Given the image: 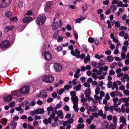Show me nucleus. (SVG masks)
I'll use <instances>...</instances> for the list:
<instances>
[{
	"label": "nucleus",
	"mask_w": 129,
	"mask_h": 129,
	"mask_svg": "<svg viewBox=\"0 0 129 129\" xmlns=\"http://www.w3.org/2000/svg\"><path fill=\"white\" fill-rule=\"evenodd\" d=\"M127 29V28L125 26H121L119 28L120 30H126Z\"/></svg>",
	"instance_id": "nucleus-59"
},
{
	"label": "nucleus",
	"mask_w": 129,
	"mask_h": 129,
	"mask_svg": "<svg viewBox=\"0 0 129 129\" xmlns=\"http://www.w3.org/2000/svg\"><path fill=\"white\" fill-rule=\"evenodd\" d=\"M46 19V17L44 15H39L36 20L37 24L38 25L43 24L44 23Z\"/></svg>",
	"instance_id": "nucleus-3"
},
{
	"label": "nucleus",
	"mask_w": 129,
	"mask_h": 129,
	"mask_svg": "<svg viewBox=\"0 0 129 129\" xmlns=\"http://www.w3.org/2000/svg\"><path fill=\"white\" fill-rule=\"evenodd\" d=\"M110 95L112 97L114 98L116 96V92L115 91L112 92H111Z\"/></svg>",
	"instance_id": "nucleus-44"
},
{
	"label": "nucleus",
	"mask_w": 129,
	"mask_h": 129,
	"mask_svg": "<svg viewBox=\"0 0 129 129\" xmlns=\"http://www.w3.org/2000/svg\"><path fill=\"white\" fill-rule=\"evenodd\" d=\"M115 73L113 70H111L109 71V74L110 75H113L115 74Z\"/></svg>",
	"instance_id": "nucleus-48"
},
{
	"label": "nucleus",
	"mask_w": 129,
	"mask_h": 129,
	"mask_svg": "<svg viewBox=\"0 0 129 129\" xmlns=\"http://www.w3.org/2000/svg\"><path fill=\"white\" fill-rule=\"evenodd\" d=\"M10 125H11L12 129H14L16 127L17 125V123L16 122H14V121H12Z\"/></svg>",
	"instance_id": "nucleus-17"
},
{
	"label": "nucleus",
	"mask_w": 129,
	"mask_h": 129,
	"mask_svg": "<svg viewBox=\"0 0 129 129\" xmlns=\"http://www.w3.org/2000/svg\"><path fill=\"white\" fill-rule=\"evenodd\" d=\"M36 101L35 100H33L32 102L30 103L29 105L30 106H34L36 104Z\"/></svg>",
	"instance_id": "nucleus-50"
},
{
	"label": "nucleus",
	"mask_w": 129,
	"mask_h": 129,
	"mask_svg": "<svg viewBox=\"0 0 129 129\" xmlns=\"http://www.w3.org/2000/svg\"><path fill=\"white\" fill-rule=\"evenodd\" d=\"M108 67L106 66L104 68L102 67V68H100V70H104L105 71H106L108 70Z\"/></svg>",
	"instance_id": "nucleus-41"
},
{
	"label": "nucleus",
	"mask_w": 129,
	"mask_h": 129,
	"mask_svg": "<svg viewBox=\"0 0 129 129\" xmlns=\"http://www.w3.org/2000/svg\"><path fill=\"white\" fill-rule=\"evenodd\" d=\"M30 115L32 117L34 116L35 115L37 114V112L36 111V110H35L34 111H31L30 112Z\"/></svg>",
	"instance_id": "nucleus-31"
},
{
	"label": "nucleus",
	"mask_w": 129,
	"mask_h": 129,
	"mask_svg": "<svg viewBox=\"0 0 129 129\" xmlns=\"http://www.w3.org/2000/svg\"><path fill=\"white\" fill-rule=\"evenodd\" d=\"M52 6L53 7L52 9L53 10H54L55 7L54 2L53 1H49L47 2L44 9L45 11L47 12H48L50 11H51L50 8Z\"/></svg>",
	"instance_id": "nucleus-2"
},
{
	"label": "nucleus",
	"mask_w": 129,
	"mask_h": 129,
	"mask_svg": "<svg viewBox=\"0 0 129 129\" xmlns=\"http://www.w3.org/2000/svg\"><path fill=\"white\" fill-rule=\"evenodd\" d=\"M20 90H18L14 91H13L11 92V94L15 95L18 96L20 94Z\"/></svg>",
	"instance_id": "nucleus-19"
},
{
	"label": "nucleus",
	"mask_w": 129,
	"mask_h": 129,
	"mask_svg": "<svg viewBox=\"0 0 129 129\" xmlns=\"http://www.w3.org/2000/svg\"><path fill=\"white\" fill-rule=\"evenodd\" d=\"M44 53V56H51V54L49 51H45Z\"/></svg>",
	"instance_id": "nucleus-24"
},
{
	"label": "nucleus",
	"mask_w": 129,
	"mask_h": 129,
	"mask_svg": "<svg viewBox=\"0 0 129 129\" xmlns=\"http://www.w3.org/2000/svg\"><path fill=\"white\" fill-rule=\"evenodd\" d=\"M36 111L37 112V114H43L44 112V110L43 108L37 109L36 110Z\"/></svg>",
	"instance_id": "nucleus-16"
},
{
	"label": "nucleus",
	"mask_w": 129,
	"mask_h": 129,
	"mask_svg": "<svg viewBox=\"0 0 129 129\" xmlns=\"http://www.w3.org/2000/svg\"><path fill=\"white\" fill-rule=\"evenodd\" d=\"M47 111H52L53 110V108L52 106H50L48 107L47 109Z\"/></svg>",
	"instance_id": "nucleus-49"
},
{
	"label": "nucleus",
	"mask_w": 129,
	"mask_h": 129,
	"mask_svg": "<svg viewBox=\"0 0 129 129\" xmlns=\"http://www.w3.org/2000/svg\"><path fill=\"white\" fill-rule=\"evenodd\" d=\"M84 86L87 87L89 88L90 86V84L88 83V82H85L84 83Z\"/></svg>",
	"instance_id": "nucleus-54"
},
{
	"label": "nucleus",
	"mask_w": 129,
	"mask_h": 129,
	"mask_svg": "<svg viewBox=\"0 0 129 129\" xmlns=\"http://www.w3.org/2000/svg\"><path fill=\"white\" fill-rule=\"evenodd\" d=\"M62 106V103L60 101L59 102V103H57L56 105V107L57 108H61Z\"/></svg>",
	"instance_id": "nucleus-61"
},
{
	"label": "nucleus",
	"mask_w": 129,
	"mask_h": 129,
	"mask_svg": "<svg viewBox=\"0 0 129 129\" xmlns=\"http://www.w3.org/2000/svg\"><path fill=\"white\" fill-rule=\"evenodd\" d=\"M29 87L28 86H24L20 90V92L21 94H26L29 93Z\"/></svg>",
	"instance_id": "nucleus-6"
},
{
	"label": "nucleus",
	"mask_w": 129,
	"mask_h": 129,
	"mask_svg": "<svg viewBox=\"0 0 129 129\" xmlns=\"http://www.w3.org/2000/svg\"><path fill=\"white\" fill-rule=\"evenodd\" d=\"M93 119V118L92 116H90V118H88L86 119V121L88 124H90L92 122V120Z\"/></svg>",
	"instance_id": "nucleus-27"
},
{
	"label": "nucleus",
	"mask_w": 129,
	"mask_h": 129,
	"mask_svg": "<svg viewBox=\"0 0 129 129\" xmlns=\"http://www.w3.org/2000/svg\"><path fill=\"white\" fill-rule=\"evenodd\" d=\"M129 69V68L128 67H123L122 69V70L123 71L125 72L127 71L128 69Z\"/></svg>",
	"instance_id": "nucleus-53"
},
{
	"label": "nucleus",
	"mask_w": 129,
	"mask_h": 129,
	"mask_svg": "<svg viewBox=\"0 0 129 129\" xmlns=\"http://www.w3.org/2000/svg\"><path fill=\"white\" fill-rule=\"evenodd\" d=\"M52 29L55 30L57 29L59 26V23L58 21L54 22L52 25Z\"/></svg>",
	"instance_id": "nucleus-15"
},
{
	"label": "nucleus",
	"mask_w": 129,
	"mask_h": 129,
	"mask_svg": "<svg viewBox=\"0 0 129 129\" xmlns=\"http://www.w3.org/2000/svg\"><path fill=\"white\" fill-rule=\"evenodd\" d=\"M76 93L74 91L70 92V94L71 96V99L72 102L75 101H79L78 97L76 95Z\"/></svg>",
	"instance_id": "nucleus-8"
},
{
	"label": "nucleus",
	"mask_w": 129,
	"mask_h": 129,
	"mask_svg": "<svg viewBox=\"0 0 129 129\" xmlns=\"http://www.w3.org/2000/svg\"><path fill=\"white\" fill-rule=\"evenodd\" d=\"M84 94L86 96L88 95H90L91 94V90L90 89H86L84 92Z\"/></svg>",
	"instance_id": "nucleus-23"
},
{
	"label": "nucleus",
	"mask_w": 129,
	"mask_h": 129,
	"mask_svg": "<svg viewBox=\"0 0 129 129\" xmlns=\"http://www.w3.org/2000/svg\"><path fill=\"white\" fill-rule=\"evenodd\" d=\"M65 27L68 30H72V28L71 26L69 24H68L67 25H66Z\"/></svg>",
	"instance_id": "nucleus-46"
},
{
	"label": "nucleus",
	"mask_w": 129,
	"mask_h": 129,
	"mask_svg": "<svg viewBox=\"0 0 129 129\" xmlns=\"http://www.w3.org/2000/svg\"><path fill=\"white\" fill-rule=\"evenodd\" d=\"M72 54L74 56H79L80 51L77 49L75 50V52L74 50H71V52Z\"/></svg>",
	"instance_id": "nucleus-10"
},
{
	"label": "nucleus",
	"mask_w": 129,
	"mask_h": 129,
	"mask_svg": "<svg viewBox=\"0 0 129 129\" xmlns=\"http://www.w3.org/2000/svg\"><path fill=\"white\" fill-rule=\"evenodd\" d=\"M51 120L52 119L50 118H49L48 119L45 118L43 120V122L45 124L47 125L51 123Z\"/></svg>",
	"instance_id": "nucleus-14"
},
{
	"label": "nucleus",
	"mask_w": 129,
	"mask_h": 129,
	"mask_svg": "<svg viewBox=\"0 0 129 129\" xmlns=\"http://www.w3.org/2000/svg\"><path fill=\"white\" fill-rule=\"evenodd\" d=\"M10 41L12 42H14L15 40V37L13 36H10Z\"/></svg>",
	"instance_id": "nucleus-62"
},
{
	"label": "nucleus",
	"mask_w": 129,
	"mask_h": 129,
	"mask_svg": "<svg viewBox=\"0 0 129 129\" xmlns=\"http://www.w3.org/2000/svg\"><path fill=\"white\" fill-rule=\"evenodd\" d=\"M32 18L29 17H25L22 19L23 22L24 23H29L31 21Z\"/></svg>",
	"instance_id": "nucleus-13"
},
{
	"label": "nucleus",
	"mask_w": 129,
	"mask_h": 129,
	"mask_svg": "<svg viewBox=\"0 0 129 129\" xmlns=\"http://www.w3.org/2000/svg\"><path fill=\"white\" fill-rule=\"evenodd\" d=\"M11 2V0H0V7L4 8L8 7Z\"/></svg>",
	"instance_id": "nucleus-4"
},
{
	"label": "nucleus",
	"mask_w": 129,
	"mask_h": 129,
	"mask_svg": "<svg viewBox=\"0 0 129 129\" xmlns=\"http://www.w3.org/2000/svg\"><path fill=\"white\" fill-rule=\"evenodd\" d=\"M109 111L110 112H112V111L114 110L115 108H114V106H110L109 107Z\"/></svg>",
	"instance_id": "nucleus-58"
},
{
	"label": "nucleus",
	"mask_w": 129,
	"mask_h": 129,
	"mask_svg": "<svg viewBox=\"0 0 129 129\" xmlns=\"http://www.w3.org/2000/svg\"><path fill=\"white\" fill-rule=\"evenodd\" d=\"M125 58L128 59H126L125 61V63L127 65L129 64V57H125Z\"/></svg>",
	"instance_id": "nucleus-63"
},
{
	"label": "nucleus",
	"mask_w": 129,
	"mask_h": 129,
	"mask_svg": "<svg viewBox=\"0 0 129 129\" xmlns=\"http://www.w3.org/2000/svg\"><path fill=\"white\" fill-rule=\"evenodd\" d=\"M42 80L46 83H50L54 81V77L50 75H43L42 77Z\"/></svg>",
	"instance_id": "nucleus-1"
},
{
	"label": "nucleus",
	"mask_w": 129,
	"mask_h": 129,
	"mask_svg": "<svg viewBox=\"0 0 129 129\" xmlns=\"http://www.w3.org/2000/svg\"><path fill=\"white\" fill-rule=\"evenodd\" d=\"M85 126V125L84 124H79L77 127V128L78 129H80L81 128H83Z\"/></svg>",
	"instance_id": "nucleus-28"
},
{
	"label": "nucleus",
	"mask_w": 129,
	"mask_h": 129,
	"mask_svg": "<svg viewBox=\"0 0 129 129\" xmlns=\"http://www.w3.org/2000/svg\"><path fill=\"white\" fill-rule=\"evenodd\" d=\"M57 114L58 116L60 117L61 119H62L63 118V113L62 111L60 110H59L56 113Z\"/></svg>",
	"instance_id": "nucleus-21"
},
{
	"label": "nucleus",
	"mask_w": 129,
	"mask_h": 129,
	"mask_svg": "<svg viewBox=\"0 0 129 129\" xmlns=\"http://www.w3.org/2000/svg\"><path fill=\"white\" fill-rule=\"evenodd\" d=\"M63 38L59 36L57 39V41L58 42H62L63 41Z\"/></svg>",
	"instance_id": "nucleus-55"
},
{
	"label": "nucleus",
	"mask_w": 129,
	"mask_h": 129,
	"mask_svg": "<svg viewBox=\"0 0 129 129\" xmlns=\"http://www.w3.org/2000/svg\"><path fill=\"white\" fill-rule=\"evenodd\" d=\"M90 57H86L84 59V62L85 63H86L88 62L90 60Z\"/></svg>",
	"instance_id": "nucleus-42"
},
{
	"label": "nucleus",
	"mask_w": 129,
	"mask_h": 129,
	"mask_svg": "<svg viewBox=\"0 0 129 129\" xmlns=\"http://www.w3.org/2000/svg\"><path fill=\"white\" fill-rule=\"evenodd\" d=\"M78 101H75L73 102L74 106H73V108L75 112H78L79 111V109L78 106Z\"/></svg>",
	"instance_id": "nucleus-11"
},
{
	"label": "nucleus",
	"mask_w": 129,
	"mask_h": 129,
	"mask_svg": "<svg viewBox=\"0 0 129 129\" xmlns=\"http://www.w3.org/2000/svg\"><path fill=\"white\" fill-rule=\"evenodd\" d=\"M116 128L115 125L112 124H111L110 126V129H115Z\"/></svg>",
	"instance_id": "nucleus-60"
},
{
	"label": "nucleus",
	"mask_w": 129,
	"mask_h": 129,
	"mask_svg": "<svg viewBox=\"0 0 129 129\" xmlns=\"http://www.w3.org/2000/svg\"><path fill=\"white\" fill-rule=\"evenodd\" d=\"M13 97L11 95H8L4 97V100L5 102H9L11 101Z\"/></svg>",
	"instance_id": "nucleus-9"
},
{
	"label": "nucleus",
	"mask_w": 129,
	"mask_h": 129,
	"mask_svg": "<svg viewBox=\"0 0 129 129\" xmlns=\"http://www.w3.org/2000/svg\"><path fill=\"white\" fill-rule=\"evenodd\" d=\"M10 20L11 21L16 22L17 20V18L16 16L14 17H11L10 18Z\"/></svg>",
	"instance_id": "nucleus-39"
},
{
	"label": "nucleus",
	"mask_w": 129,
	"mask_h": 129,
	"mask_svg": "<svg viewBox=\"0 0 129 129\" xmlns=\"http://www.w3.org/2000/svg\"><path fill=\"white\" fill-rule=\"evenodd\" d=\"M90 116L92 117V118H93L94 117L97 118L99 116V114L97 113H93L92 114V116Z\"/></svg>",
	"instance_id": "nucleus-43"
},
{
	"label": "nucleus",
	"mask_w": 129,
	"mask_h": 129,
	"mask_svg": "<svg viewBox=\"0 0 129 129\" xmlns=\"http://www.w3.org/2000/svg\"><path fill=\"white\" fill-rule=\"evenodd\" d=\"M113 86L115 88L116 90H118V85L117 83L115 82H114L113 83Z\"/></svg>",
	"instance_id": "nucleus-38"
},
{
	"label": "nucleus",
	"mask_w": 129,
	"mask_h": 129,
	"mask_svg": "<svg viewBox=\"0 0 129 129\" xmlns=\"http://www.w3.org/2000/svg\"><path fill=\"white\" fill-rule=\"evenodd\" d=\"M74 36L75 38L77 41V40L78 38V35L77 33L75 30L74 31Z\"/></svg>",
	"instance_id": "nucleus-35"
},
{
	"label": "nucleus",
	"mask_w": 129,
	"mask_h": 129,
	"mask_svg": "<svg viewBox=\"0 0 129 129\" xmlns=\"http://www.w3.org/2000/svg\"><path fill=\"white\" fill-rule=\"evenodd\" d=\"M112 81H110L108 82L107 84L108 87V88H110L112 87Z\"/></svg>",
	"instance_id": "nucleus-47"
},
{
	"label": "nucleus",
	"mask_w": 129,
	"mask_h": 129,
	"mask_svg": "<svg viewBox=\"0 0 129 129\" xmlns=\"http://www.w3.org/2000/svg\"><path fill=\"white\" fill-rule=\"evenodd\" d=\"M65 91L64 89L63 88H61L59 89V92L58 93L60 95L61 94L63 93Z\"/></svg>",
	"instance_id": "nucleus-40"
},
{
	"label": "nucleus",
	"mask_w": 129,
	"mask_h": 129,
	"mask_svg": "<svg viewBox=\"0 0 129 129\" xmlns=\"http://www.w3.org/2000/svg\"><path fill=\"white\" fill-rule=\"evenodd\" d=\"M87 5L85 4L83 5L82 6V8L83 10V12H84L87 9Z\"/></svg>",
	"instance_id": "nucleus-30"
},
{
	"label": "nucleus",
	"mask_w": 129,
	"mask_h": 129,
	"mask_svg": "<svg viewBox=\"0 0 129 129\" xmlns=\"http://www.w3.org/2000/svg\"><path fill=\"white\" fill-rule=\"evenodd\" d=\"M88 42L90 43H92L94 42V39L92 37H89L88 39Z\"/></svg>",
	"instance_id": "nucleus-33"
},
{
	"label": "nucleus",
	"mask_w": 129,
	"mask_h": 129,
	"mask_svg": "<svg viewBox=\"0 0 129 129\" xmlns=\"http://www.w3.org/2000/svg\"><path fill=\"white\" fill-rule=\"evenodd\" d=\"M113 121L114 122L115 124L116 125L117 124L116 122L117 121V118L116 117L113 116Z\"/></svg>",
	"instance_id": "nucleus-51"
},
{
	"label": "nucleus",
	"mask_w": 129,
	"mask_h": 129,
	"mask_svg": "<svg viewBox=\"0 0 129 129\" xmlns=\"http://www.w3.org/2000/svg\"><path fill=\"white\" fill-rule=\"evenodd\" d=\"M113 57H107V60L108 62H112L114 59Z\"/></svg>",
	"instance_id": "nucleus-36"
},
{
	"label": "nucleus",
	"mask_w": 129,
	"mask_h": 129,
	"mask_svg": "<svg viewBox=\"0 0 129 129\" xmlns=\"http://www.w3.org/2000/svg\"><path fill=\"white\" fill-rule=\"evenodd\" d=\"M74 121V119L72 118L69 119L67 121L69 123L71 124L73 123Z\"/></svg>",
	"instance_id": "nucleus-52"
},
{
	"label": "nucleus",
	"mask_w": 129,
	"mask_h": 129,
	"mask_svg": "<svg viewBox=\"0 0 129 129\" xmlns=\"http://www.w3.org/2000/svg\"><path fill=\"white\" fill-rule=\"evenodd\" d=\"M14 26L12 25L9 26H7L4 28V32L5 33H6L10 31H11L13 29Z\"/></svg>",
	"instance_id": "nucleus-12"
},
{
	"label": "nucleus",
	"mask_w": 129,
	"mask_h": 129,
	"mask_svg": "<svg viewBox=\"0 0 129 129\" xmlns=\"http://www.w3.org/2000/svg\"><path fill=\"white\" fill-rule=\"evenodd\" d=\"M5 14L7 17H9L12 15V13L11 11H7L6 12Z\"/></svg>",
	"instance_id": "nucleus-22"
},
{
	"label": "nucleus",
	"mask_w": 129,
	"mask_h": 129,
	"mask_svg": "<svg viewBox=\"0 0 129 129\" xmlns=\"http://www.w3.org/2000/svg\"><path fill=\"white\" fill-rule=\"evenodd\" d=\"M9 42L7 40L2 41L0 44L1 48L3 50L9 48Z\"/></svg>",
	"instance_id": "nucleus-5"
},
{
	"label": "nucleus",
	"mask_w": 129,
	"mask_h": 129,
	"mask_svg": "<svg viewBox=\"0 0 129 129\" xmlns=\"http://www.w3.org/2000/svg\"><path fill=\"white\" fill-rule=\"evenodd\" d=\"M117 9L116 6L115 5H112L110 7V10L113 12H114Z\"/></svg>",
	"instance_id": "nucleus-26"
},
{
	"label": "nucleus",
	"mask_w": 129,
	"mask_h": 129,
	"mask_svg": "<svg viewBox=\"0 0 129 129\" xmlns=\"http://www.w3.org/2000/svg\"><path fill=\"white\" fill-rule=\"evenodd\" d=\"M100 88L98 87L96 88L95 89V92L96 94L98 95L99 93L100 92Z\"/></svg>",
	"instance_id": "nucleus-56"
},
{
	"label": "nucleus",
	"mask_w": 129,
	"mask_h": 129,
	"mask_svg": "<svg viewBox=\"0 0 129 129\" xmlns=\"http://www.w3.org/2000/svg\"><path fill=\"white\" fill-rule=\"evenodd\" d=\"M55 49L58 52H59L61 51L62 50V48L61 46L60 45L57 46Z\"/></svg>",
	"instance_id": "nucleus-29"
},
{
	"label": "nucleus",
	"mask_w": 129,
	"mask_h": 129,
	"mask_svg": "<svg viewBox=\"0 0 129 129\" xmlns=\"http://www.w3.org/2000/svg\"><path fill=\"white\" fill-rule=\"evenodd\" d=\"M15 102L14 101H12L9 104V105L10 107H14L15 105Z\"/></svg>",
	"instance_id": "nucleus-37"
},
{
	"label": "nucleus",
	"mask_w": 129,
	"mask_h": 129,
	"mask_svg": "<svg viewBox=\"0 0 129 129\" xmlns=\"http://www.w3.org/2000/svg\"><path fill=\"white\" fill-rule=\"evenodd\" d=\"M54 70L56 72H60L62 68L61 64L59 63H54Z\"/></svg>",
	"instance_id": "nucleus-7"
},
{
	"label": "nucleus",
	"mask_w": 129,
	"mask_h": 129,
	"mask_svg": "<svg viewBox=\"0 0 129 129\" xmlns=\"http://www.w3.org/2000/svg\"><path fill=\"white\" fill-rule=\"evenodd\" d=\"M123 92L124 94L126 96H128L129 95V91L125 90H124Z\"/></svg>",
	"instance_id": "nucleus-57"
},
{
	"label": "nucleus",
	"mask_w": 129,
	"mask_h": 129,
	"mask_svg": "<svg viewBox=\"0 0 129 129\" xmlns=\"http://www.w3.org/2000/svg\"><path fill=\"white\" fill-rule=\"evenodd\" d=\"M82 47L85 52H87L88 51L87 47L86 45L84 44L82 45Z\"/></svg>",
	"instance_id": "nucleus-32"
},
{
	"label": "nucleus",
	"mask_w": 129,
	"mask_h": 129,
	"mask_svg": "<svg viewBox=\"0 0 129 129\" xmlns=\"http://www.w3.org/2000/svg\"><path fill=\"white\" fill-rule=\"evenodd\" d=\"M81 87V84H79L77 86H75L74 87V89L76 91H78L80 89Z\"/></svg>",
	"instance_id": "nucleus-25"
},
{
	"label": "nucleus",
	"mask_w": 129,
	"mask_h": 129,
	"mask_svg": "<svg viewBox=\"0 0 129 129\" xmlns=\"http://www.w3.org/2000/svg\"><path fill=\"white\" fill-rule=\"evenodd\" d=\"M126 119L124 118L123 116H122L120 118V121L122 122V123L125 126L126 125Z\"/></svg>",
	"instance_id": "nucleus-20"
},
{
	"label": "nucleus",
	"mask_w": 129,
	"mask_h": 129,
	"mask_svg": "<svg viewBox=\"0 0 129 129\" xmlns=\"http://www.w3.org/2000/svg\"><path fill=\"white\" fill-rule=\"evenodd\" d=\"M122 59H121L119 57H114V59L115 60L117 61H119L125 58V57H122Z\"/></svg>",
	"instance_id": "nucleus-45"
},
{
	"label": "nucleus",
	"mask_w": 129,
	"mask_h": 129,
	"mask_svg": "<svg viewBox=\"0 0 129 129\" xmlns=\"http://www.w3.org/2000/svg\"><path fill=\"white\" fill-rule=\"evenodd\" d=\"M72 87V86H70L68 85H66L64 87V89L67 90H69L70 88Z\"/></svg>",
	"instance_id": "nucleus-34"
},
{
	"label": "nucleus",
	"mask_w": 129,
	"mask_h": 129,
	"mask_svg": "<svg viewBox=\"0 0 129 129\" xmlns=\"http://www.w3.org/2000/svg\"><path fill=\"white\" fill-rule=\"evenodd\" d=\"M15 109L17 111H20L19 113L20 114H22L24 112V110L22 108L21 106H19L18 107H16Z\"/></svg>",
	"instance_id": "nucleus-18"
},
{
	"label": "nucleus",
	"mask_w": 129,
	"mask_h": 129,
	"mask_svg": "<svg viewBox=\"0 0 129 129\" xmlns=\"http://www.w3.org/2000/svg\"><path fill=\"white\" fill-rule=\"evenodd\" d=\"M120 23L118 21H117L115 23V25L116 27H119L120 26Z\"/></svg>",
	"instance_id": "nucleus-64"
}]
</instances>
